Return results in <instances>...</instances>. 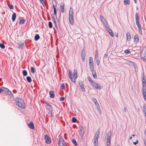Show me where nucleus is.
<instances>
[{"label":"nucleus","instance_id":"f257e3e1","mask_svg":"<svg viewBox=\"0 0 146 146\" xmlns=\"http://www.w3.org/2000/svg\"><path fill=\"white\" fill-rule=\"evenodd\" d=\"M15 101L16 104L21 108L24 109L25 106L23 101L21 98H17L15 99Z\"/></svg>","mask_w":146,"mask_h":146},{"label":"nucleus","instance_id":"f03ea898","mask_svg":"<svg viewBox=\"0 0 146 146\" xmlns=\"http://www.w3.org/2000/svg\"><path fill=\"white\" fill-rule=\"evenodd\" d=\"M100 131L99 129L96 133L95 134L94 136V145L95 146H98V139L100 134Z\"/></svg>","mask_w":146,"mask_h":146},{"label":"nucleus","instance_id":"7ed1b4c3","mask_svg":"<svg viewBox=\"0 0 146 146\" xmlns=\"http://www.w3.org/2000/svg\"><path fill=\"white\" fill-rule=\"evenodd\" d=\"M89 65L90 71L93 70H94L93 60L91 57L89 58Z\"/></svg>","mask_w":146,"mask_h":146},{"label":"nucleus","instance_id":"20e7f679","mask_svg":"<svg viewBox=\"0 0 146 146\" xmlns=\"http://www.w3.org/2000/svg\"><path fill=\"white\" fill-rule=\"evenodd\" d=\"M111 132L110 131L108 134L107 135V146H110L111 142Z\"/></svg>","mask_w":146,"mask_h":146},{"label":"nucleus","instance_id":"39448f33","mask_svg":"<svg viewBox=\"0 0 146 146\" xmlns=\"http://www.w3.org/2000/svg\"><path fill=\"white\" fill-rule=\"evenodd\" d=\"M44 139L45 143L47 144H50L51 143V140L48 135L46 134L44 135Z\"/></svg>","mask_w":146,"mask_h":146},{"label":"nucleus","instance_id":"423d86ee","mask_svg":"<svg viewBox=\"0 0 146 146\" xmlns=\"http://www.w3.org/2000/svg\"><path fill=\"white\" fill-rule=\"evenodd\" d=\"M53 7L54 9V14L55 15H56V18L57 19V21L58 22H59L60 19V16H61L60 13H60L59 16L58 17H58H57V15H56V9L55 7V6L54 5H53Z\"/></svg>","mask_w":146,"mask_h":146},{"label":"nucleus","instance_id":"0eeeda50","mask_svg":"<svg viewBox=\"0 0 146 146\" xmlns=\"http://www.w3.org/2000/svg\"><path fill=\"white\" fill-rule=\"evenodd\" d=\"M3 88H4L5 89V91L8 93V94H11L12 96L13 95V94H12L11 92L10 91L8 88H5L3 87H2L0 89V93L4 91V90L3 89Z\"/></svg>","mask_w":146,"mask_h":146},{"label":"nucleus","instance_id":"6e6552de","mask_svg":"<svg viewBox=\"0 0 146 146\" xmlns=\"http://www.w3.org/2000/svg\"><path fill=\"white\" fill-rule=\"evenodd\" d=\"M69 20L70 24L73 25L74 24V21L73 19V15L72 14L69 13Z\"/></svg>","mask_w":146,"mask_h":146},{"label":"nucleus","instance_id":"1a4fd4ad","mask_svg":"<svg viewBox=\"0 0 146 146\" xmlns=\"http://www.w3.org/2000/svg\"><path fill=\"white\" fill-rule=\"evenodd\" d=\"M64 141L62 137H60L58 140V144L59 146H63L64 145Z\"/></svg>","mask_w":146,"mask_h":146},{"label":"nucleus","instance_id":"9d476101","mask_svg":"<svg viewBox=\"0 0 146 146\" xmlns=\"http://www.w3.org/2000/svg\"><path fill=\"white\" fill-rule=\"evenodd\" d=\"M72 72L70 70H69V75L68 76L69 78L74 83H75L76 82L75 80V79L73 78L72 77Z\"/></svg>","mask_w":146,"mask_h":146},{"label":"nucleus","instance_id":"9b49d317","mask_svg":"<svg viewBox=\"0 0 146 146\" xmlns=\"http://www.w3.org/2000/svg\"><path fill=\"white\" fill-rule=\"evenodd\" d=\"M92 86L98 90H100L102 88L101 86L95 82L92 83Z\"/></svg>","mask_w":146,"mask_h":146},{"label":"nucleus","instance_id":"f8f14e48","mask_svg":"<svg viewBox=\"0 0 146 146\" xmlns=\"http://www.w3.org/2000/svg\"><path fill=\"white\" fill-rule=\"evenodd\" d=\"M135 19L136 21V23L137 25H140L139 23V15L137 13H136L135 15Z\"/></svg>","mask_w":146,"mask_h":146},{"label":"nucleus","instance_id":"ddd939ff","mask_svg":"<svg viewBox=\"0 0 146 146\" xmlns=\"http://www.w3.org/2000/svg\"><path fill=\"white\" fill-rule=\"evenodd\" d=\"M45 104L47 106H49L48 109L51 112V116H52V113L53 110V109L52 106L47 104L46 102L45 103Z\"/></svg>","mask_w":146,"mask_h":146},{"label":"nucleus","instance_id":"4468645a","mask_svg":"<svg viewBox=\"0 0 146 146\" xmlns=\"http://www.w3.org/2000/svg\"><path fill=\"white\" fill-rule=\"evenodd\" d=\"M27 125L31 129H34V127L33 123L32 122H30L29 123H28Z\"/></svg>","mask_w":146,"mask_h":146},{"label":"nucleus","instance_id":"2eb2a0df","mask_svg":"<svg viewBox=\"0 0 146 146\" xmlns=\"http://www.w3.org/2000/svg\"><path fill=\"white\" fill-rule=\"evenodd\" d=\"M85 53L84 52V50H82V51L81 55V58H82V61L83 62H84L85 61Z\"/></svg>","mask_w":146,"mask_h":146},{"label":"nucleus","instance_id":"dca6fc26","mask_svg":"<svg viewBox=\"0 0 146 146\" xmlns=\"http://www.w3.org/2000/svg\"><path fill=\"white\" fill-rule=\"evenodd\" d=\"M60 8L61 11L62 13H63L64 11V4H62L60 5Z\"/></svg>","mask_w":146,"mask_h":146},{"label":"nucleus","instance_id":"f3484780","mask_svg":"<svg viewBox=\"0 0 146 146\" xmlns=\"http://www.w3.org/2000/svg\"><path fill=\"white\" fill-rule=\"evenodd\" d=\"M80 131H81L80 133L82 135H83L84 133V128L82 126L79 127Z\"/></svg>","mask_w":146,"mask_h":146},{"label":"nucleus","instance_id":"a211bd4d","mask_svg":"<svg viewBox=\"0 0 146 146\" xmlns=\"http://www.w3.org/2000/svg\"><path fill=\"white\" fill-rule=\"evenodd\" d=\"M92 72V74L94 78L95 79H96L97 78L96 75V74L95 71H94V70H93L91 71Z\"/></svg>","mask_w":146,"mask_h":146},{"label":"nucleus","instance_id":"6ab92c4d","mask_svg":"<svg viewBox=\"0 0 146 146\" xmlns=\"http://www.w3.org/2000/svg\"><path fill=\"white\" fill-rule=\"evenodd\" d=\"M49 94L50 95V97L51 98H53L54 97V92L52 91H50Z\"/></svg>","mask_w":146,"mask_h":146},{"label":"nucleus","instance_id":"aec40b11","mask_svg":"<svg viewBox=\"0 0 146 146\" xmlns=\"http://www.w3.org/2000/svg\"><path fill=\"white\" fill-rule=\"evenodd\" d=\"M134 41L136 42H139V38H138V35H136L134 36Z\"/></svg>","mask_w":146,"mask_h":146},{"label":"nucleus","instance_id":"412c9836","mask_svg":"<svg viewBox=\"0 0 146 146\" xmlns=\"http://www.w3.org/2000/svg\"><path fill=\"white\" fill-rule=\"evenodd\" d=\"M16 14L15 13H13L12 15V19L13 22H14L16 19Z\"/></svg>","mask_w":146,"mask_h":146},{"label":"nucleus","instance_id":"4be33fe9","mask_svg":"<svg viewBox=\"0 0 146 146\" xmlns=\"http://www.w3.org/2000/svg\"><path fill=\"white\" fill-rule=\"evenodd\" d=\"M127 39L128 41L130 40L131 39V36L129 33L128 32L126 34Z\"/></svg>","mask_w":146,"mask_h":146},{"label":"nucleus","instance_id":"5701e85b","mask_svg":"<svg viewBox=\"0 0 146 146\" xmlns=\"http://www.w3.org/2000/svg\"><path fill=\"white\" fill-rule=\"evenodd\" d=\"M23 18H22V17H20V19H22L21 20H20V21H19V24L21 25V24H23L24 23H25V20L24 19H23Z\"/></svg>","mask_w":146,"mask_h":146},{"label":"nucleus","instance_id":"b1692460","mask_svg":"<svg viewBox=\"0 0 146 146\" xmlns=\"http://www.w3.org/2000/svg\"><path fill=\"white\" fill-rule=\"evenodd\" d=\"M77 71L76 70H74V71L73 77V78H77Z\"/></svg>","mask_w":146,"mask_h":146},{"label":"nucleus","instance_id":"393cba45","mask_svg":"<svg viewBox=\"0 0 146 146\" xmlns=\"http://www.w3.org/2000/svg\"><path fill=\"white\" fill-rule=\"evenodd\" d=\"M92 100L94 102L96 106H97V104H98V102H97L96 99L95 98H92Z\"/></svg>","mask_w":146,"mask_h":146},{"label":"nucleus","instance_id":"a878e982","mask_svg":"<svg viewBox=\"0 0 146 146\" xmlns=\"http://www.w3.org/2000/svg\"><path fill=\"white\" fill-rule=\"evenodd\" d=\"M87 79L92 85V83H94V82L93 81L91 77L90 76L88 77Z\"/></svg>","mask_w":146,"mask_h":146},{"label":"nucleus","instance_id":"bb28decb","mask_svg":"<svg viewBox=\"0 0 146 146\" xmlns=\"http://www.w3.org/2000/svg\"><path fill=\"white\" fill-rule=\"evenodd\" d=\"M100 19L101 20V21L103 23L104 22L105 23L106 22L105 19L101 15H100Z\"/></svg>","mask_w":146,"mask_h":146},{"label":"nucleus","instance_id":"cd10ccee","mask_svg":"<svg viewBox=\"0 0 146 146\" xmlns=\"http://www.w3.org/2000/svg\"><path fill=\"white\" fill-rule=\"evenodd\" d=\"M40 36L38 34L36 35L35 36V40L37 41L40 38Z\"/></svg>","mask_w":146,"mask_h":146},{"label":"nucleus","instance_id":"c85d7f7f","mask_svg":"<svg viewBox=\"0 0 146 146\" xmlns=\"http://www.w3.org/2000/svg\"><path fill=\"white\" fill-rule=\"evenodd\" d=\"M124 3L125 5H127V4H129L130 1L129 0H124Z\"/></svg>","mask_w":146,"mask_h":146},{"label":"nucleus","instance_id":"c756f323","mask_svg":"<svg viewBox=\"0 0 146 146\" xmlns=\"http://www.w3.org/2000/svg\"><path fill=\"white\" fill-rule=\"evenodd\" d=\"M26 79H27V81L29 82H31L32 81V80H31V77L29 76H28L27 77Z\"/></svg>","mask_w":146,"mask_h":146},{"label":"nucleus","instance_id":"7c9ffc66","mask_svg":"<svg viewBox=\"0 0 146 146\" xmlns=\"http://www.w3.org/2000/svg\"><path fill=\"white\" fill-rule=\"evenodd\" d=\"M24 46V43H22L21 44L19 45L17 47V48H22Z\"/></svg>","mask_w":146,"mask_h":146},{"label":"nucleus","instance_id":"2f4dec72","mask_svg":"<svg viewBox=\"0 0 146 146\" xmlns=\"http://www.w3.org/2000/svg\"><path fill=\"white\" fill-rule=\"evenodd\" d=\"M23 74L24 76H26L27 74V72L26 70H24L23 71Z\"/></svg>","mask_w":146,"mask_h":146},{"label":"nucleus","instance_id":"473e14b6","mask_svg":"<svg viewBox=\"0 0 146 146\" xmlns=\"http://www.w3.org/2000/svg\"><path fill=\"white\" fill-rule=\"evenodd\" d=\"M98 54L97 50H96L95 52V57L96 59L99 58L98 57Z\"/></svg>","mask_w":146,"mask_h":146},{"label":"nucleus","instance_id":"72a5a7b5","mask_svg":"<svg viewBox=\"0 0 146 146\" xmlns=\"http://www.w3.org/2000/svg\"><path fill=\"white\" fill-rule=\"evenodd\" d=\"M31 72L33 74H34L35 72V68L33 67H31Z\"/></svg>","mask_w":146,"mask_h":146},{"label":"nucleus","instance_id":"f704fd0d","mask_svg":"<svg viewBox=\"0 0 146 146\" xmlns=\"http://www.w3.org/2000/svg\"><path fill=\"white\" fill-rule=\"evenodd\" d=\"M72 142L75 145H77V143L75 139H72Z\"/></svg>","mask_w":146,"mask_h":146},{"label":"nucleus","instance_id":"c9c22d12","mask_svg":"<svg viewBox=\"0 0 146 146\" xmlns=\"http://www.w3.org/2000/svg\"><path fill=\"white\" fill-rule=\"evenodd\" d=\"M96 107H97L98 110V111L100 112V113H101V110L100 108V107L99 106V104H98L97 105V106H96Z\"/></svg>","mask_w":146,"mask_h":146},{"label":"nucleus","instance_id":"e433bc0d","mask_svg":"<svg viewBox=\"0 0 146 146\" xmlns=\"http://www.w3.org/2000/svg\"><path fill=\"white\" fill-rule=\"evenodd\" d=\"M142 86L143 87H145L146 86V81L144 80V81H142Z\"/></svg>","mask_w":146,"mask_h":146},{"label":"nucleus","instance_id":"4c0bfd02","mask_svg":"<svg viewBox=\"0 0 146 146\" xmlns=\"http://www.w3.org/2000/svg\"><path fill=\"white\" fill-rule=\"evenodd\" d=\"M48 26H49V27L50 28H52V23L50 21L48 22Z\"/></svg>","mask_w":146,"mask_h":146},{"label":"nucleus","instance_id":"58836bf2","mask_svg":"<svg viewBox=\"0 0 146 146\" xmlns=\"http://www.w3.org/2000/svg\"><path fill=\"white\" fill-rule=\"evenodd\" d=\"M103 24L104 25L105 27L106 28V29L108 28L107 27H109L108 26V25L106 22L105 23L104 22Z\"/></svg>","mask_w":146,"mask_h":146},{"label":"nucleus","instance_id":"ea45409f","mask_svg":"<svg viewBox=\"0 0 146 146\" xmlns=\"http://www.w3.org/2000/svg\"><path fill=\"white\" fill-rule=\"evenodd\" d=\"M0 47L2 49H4L5 47V46L4 44L0 43Z\"/></svg>","mask_w":146,"mask_h":146},{"label":"nucleus","instance_id":"a19ab883","mask_svg":"<svg viewBox=\"0 0 146 146\" xmlns=\"http://www.w3.org/2000/svg\"><path fill=\"white\" fill-rule=\"evenodd\" d=\"M141 80L142 81H144V80H145L146 81V79L145 78V77L144 76V74L141 77Z\"/></svg>","mask_w":146,"mask_h":146},{"label":"nucleus","instance_id":"79ce46f5","mask_svg":"<svg viewBox=\"0 0 146 146\" xmlns=\"http://www.w3.org/2000/svg\"><path fill=\"white\" fill-rule=\"evenodd\" d=\"M143 96L145 100L146 101V93H143Z\"/></svg>","mask_w":146,"mask_h":146},{"label":"nucleus","instance_id":"37998d69","mask_svg":"<svg viewBox=\"0 0 146 146\" xmlns=\"http://www.w3.org/2000/svg\"><path fill=\"white\" fill-rule=\"evenodd\" d=\"M72 121L73 122H75L77 121V119L75 117H73L72 119Z\"/></svg>","mask_w":146,"mask_h":146},{"label":"nucleus","instance_id":"c03bdc74","mask_svg":"<svg viewBox=\"0 0 146 146\" xmlns=\"http://www.w3.org/2000/svg\"><path fill=\"white\" fill-rule=\"evenodd\" d=\"M143 93H146V87H143Z\"/></svg>","mask_w":146,"mask_h":146},{"label":"nucleus","instance_id":"a18cd8bd","mask_svg":"<svg viewBox=\"0 0 146 146\" xmlns=\"http://www.w3.org/2000/svg\"><path fill=\"white\" fill-rule=\"evenodd\" d=\"M8 6L11 9H13L14 6L13 5H9Z\"/></svg>","mask_w":146,"mask_h":146},{"label":"nucleus","instance_id":"49530a36","mask_svg":"<svg viewBox=\"0 0 146 146\" xmlns=\"http://www.w3.org/2000/svg\"><path fill=\"white\" fill-rule=\"evenodd\" d=\"M130 62V63L132 64H133L132 65L135 68V67L137 66L132 61H130L129 62Z\"/></svg>","mask_w":146,"mask_h":146},{"label":"nucleus","instance_id":"de8ad7c7","mask_svg":"<svg viewBox=\"0 0 146 146\" xmlns=\"http://www.w3.org/2000/svg\"><path fill=\"white\" fill-rule=\"evenodd\" d=\"M97 60L96 61V64L98 65H99L100 63V61L99 60V58H97L96 59Z\"/></svg>","mask_w":146,"mask_h":146},{"label":"nucleus","instance_id":"09e8293b","mask_svg":"<svg viewBox=\"0 0 146 146\" xmlns=\"http://www.w3.org/2000/svg\"><path fill=\"white\" fill-rule=\"evenodd\" d=\"M80 87L81 89L83 91H84L85 90V89L84 88V86H80Z\"/></svg>","mask_w":146,"mask_h":146},{"label":"nucleus","instance_id":"8fccbe9b","mask_svg":"<svg viewBox=\"0 0 146 146\" xmlns=\"http://www.w3.org/2000/svg\"><path fill=\"white\" fill-rule=\"evenodd\" d=\"M146 110V104H143V111H144V110Z\"/></svg>","mask_w":146,"mask_h":146},{"label":"nucleus","instance_id":"3c124183","mask_svg":"<svg viewBox=\"0 0 146 146\" xmlns=\"http://www.w3.org/2000/svg\"><path fill=\"white\" fill-rule=\"evenodd\" d=\"M61 88L62 89H63L64 90L65 89V87L64 84H62L61 85Z\"/></svg>","mask_w":146,"mask_h":146},{"label":"nucleus","instance_id":"603ef678","mask_svg":"<svg viewBox=\"0 0 146 146\" xmlns=\"http://www.w3.org/2000/svg\"><path fill=\"white\" fill-rule=\"evenodd\" d=\"M109 34H110V35L112 37L114 36V34L112 32V31L111 32H109Z\"/></svg>","mask_w":146,"mask_h":146},{"label":"nucleus","instance_id":"864d4df0","mask_svg":"<svg viewBox=\"0 0 146 146\" xmlns=\"http://www.w3.org/2000/svg\"><path fill=\"white\" fill-rule=\"evenodd\" d=\"M73 9H71V8H70V10L69 13H70V14H73Z\"/></svg>","mask_w":146,"mask_h":146},{"label":"nucleus","instance_id":"5fc2aeb1","mask_svg":"<svg viewBox=\"0 0 146 146\" xmlns=\"http://www.w3.org/2000/svg\"><path fill=\"white\" fill-rule=\"evenodd\" d=\"M107 28H108L106 29L108 33L112 31L111 29L109 27H107Z\"/></svg>","mask_w":146,"mask_h":146},{"label":"nucleus","instance_id":"6e6d98bb","mask_svg":"<svg viewBox=\"0 0 146 146\" xmlns=\"http://www.w3.org/2000/svg\"><path fill=\"white\" fill-rule=\"evenodd\" d=\"M79 86H83V83L82 81H80L79 82Z\"/></svg>","mask_w":146,"mask_h":146},{"label":"nucleus","instance_id":"4d7b16f0","mask_svg":"<svg viewBox=\"0 0 146 146\" xmlns=\"http://www.w3.org/2000/svg\"><path fill=\"white\" fill-rule=\"evenodd\" d=\"M40 2L42 4V5L44 6V1L43 0H39Z\"/></svg>","mask_w":146,"mask_h":146},{"label":"nucleus","instance_id":"13d9d810","mask_svg":"<svg viewBox=\"0 0 146 146\" xmlns=\"http://www.w3.org/2000/svg\"><path fill=\"white\" fill-rule=\"evenodd\" d=\"M125 53H128L130 52V51L129 50H126L125 51Z\"/></svg>","mask_w":146,"mask_h":146},{"label":"nucleus","instance_id":"bf43d9fd","mask_svg":"<svg viewBox=\"0 0 146 146\" xmlns=\"http://www.w3.org/2000/svg\"><path fill=\"white\" fill-rule=\"evenodd\" d=\"M64 97H60V100L61 101H63L64 100Z\"/></svg>","mask_w":146,"mask_h":146},{"label":"nucleus","instance_id":"052dcab7","mask_svg":"<svg viewBox=\"0 0 146 146\" xmlns=\"http://www.w3.org/2000/svg\"><path fill=\"white\" fill-rule=\"evenodd\" d=\"M139 32L142 35V31L141 29H139Z\"/></svg>","mask_w":146,"mask_h":146},{"label":"nucleus","instance_id":"680f3d73","mask_svg":"<svg viewBox=\"0 0 146 146\" xmlns=\"http://www.w3.org/2000/svg\"><path fill=\"white\" fill-rule=\"evenodd\" d=\"M124 110L125 112H126L127 111V109L126 107H125L124 108Z\"/></svg>","mask_w":146,"mask_h":146},{"label":"nucleus","instance_id":"e2e57ef3","mask_svg":"<svg viewBox=\"0 0 146 146\" xmlns=\"http://www.w3.org/2000/svg\"><path fill=\"white\" fill-rule=\"evenodd\" d=\"M51 17H52V19L53 20L55 19V18L54 17V15L53 14L51 15Z\"/></svg>","mask_w":146,"mask_h":146},{"label":"nucleus","instance_id":"0e129e2a","mask_svg":"<svg viewBox=\"0 0 146 146\" xmlns=\"http://www.w3.org/2000/svg\"><path fill=\"white\" fill-rule=\"evenodd\" d=\"M137 27L139 29H141V25H137Z\"/></svg>","mask_w":146,"mask_h":146},{"label":"nucleus","instance_id":"69168bd1","mask_svg":"<svg viewBox=\"0 0 146 146\" xmlns=\"http://www.w3.org/2000/svg\"><path fill=\"white\" fill-rule=\"evenodd\" d=\"M137 27L139 29H141V25H137Z\"/></svg>","mask_w":146,"mask_h":146},{"label":"nucleus","instance_id":"338daca9","mask_svg":"<svg viewBox=\"0 0 146 146\" xmlns=\"http://www.w3.org/2000/svg\"><path fill=\"white\" fill-rule=\"evenodd\" d=\"M138 141L137 140L135 142H133V143L134 145H136V144L138 143Z\"/></svg>","mask_w":146,"mask_h":146},{"label":"nucleus","instance_id":"774afa93","mask_svg":"<svg viewBox=\"0 0 146 146\" xmlns=\"http://www.w3.org/2000/svg\"><path fill=\"white\" fill-rule=\"evenodd\" d=\"M54 24L55 25V27L56 28H57V25H56V23H54Z\"/></svg>","mask_w":146,"mask_h":146}]
</instances>
